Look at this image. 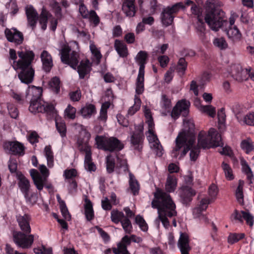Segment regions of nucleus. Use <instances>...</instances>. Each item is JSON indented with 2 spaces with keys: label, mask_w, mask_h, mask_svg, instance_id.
<instances>
[{
  "label": "nucleus",
  "mask_w": 254,
  "mask_h": 254,
  "mask_svg": "<svg viewBox=\"0 0 254 254\" xmlns=\"http://www.w3.org/2000/svg\"><path fill=\"white\" fill-rule=\"evenodd\" d=\"M177 186V179L174 175L168 176L165 185L166 191L156 188L153 193L154 198L151 202V206L157 209L158 217L155 220V224L159 228L161 222L164 227L168 229L170 226L168 217H172L177 215L176 204L169 193L173 192Z\"/></svg>",
  "instance_id": "1"
},
{
  "label": "nucleus",
  "mask_w": 254,
  "mask_h": 254,
  "mask_svg": "<svg viewBox=\"0 0 254 254\" xmlns=\"http://www.w3.org/2000/svg\"><path fill=\"white\" fill-rule=\"evenodd\" d=\"M205 22L210 28L215 31L222 28L226 31L229 39L234 41L241 39L242 34L236 26L234 25L236 19L239 15L234 12L231 13L229 22L224 19V12L215 6L213 1H207L206 4Z\"/></svg>",
  "instance_id": "2"
},
{
  "label": "nucleus",
  "mask_w": 254,
  "mask_h": 254,
  "mask_svg": "<svg viewBox=\"0 0 254 254\" xmlns=\"http://www.w3.org/2000/svg\"><path fill=\"white\" fill-rule=\"evenodd\" d=\"M9 62L13 68L18 72L20 81L29 84L32 82L34 76V70L32 67L35 54L32 51L25 49L18 51L10 49L9 52Z\"/></svg>",
  "instance_id": "3"
},
{
  "label": "nucleus",
  "mask_w": 254,
  "mask_h": 254,
  "mask_svg": "<svg viewBox=\"0 0 254 254\" xmlns=\"http://www.w3.org/2000/svg\"><path fill=\"white\" fill-rule=\"evenodd\" d=\"M184 128L180 132L176 139V146L172 151V156L177 158L180 154V158L186 155L190 145L195 142L194 133V124L191 119L184 120Z\"/></svg>",
  "instance_id": "4"
},
{
  "label": "nucleus",
  "mask_w": 254,
  "mask_h": 254,
  "mask_svg": "<svg viewBox=\"0 0 254 254\" xmlns=\"http://www.w3.org/2000/svg\"><path fill=\"white\" fill-rule=\"evenodd\" d=\"M61 59L62 62L68 64L73 69H76L79 74V78L83 79L89 74L92 68V63L88 59L82 60L77 66L79 62V54L74 51H71L68 46H64L61 50Z\"/></svg>",
  "instance_id": "5"
},
{
  "label": "nucleus",
  "mask_w": 254,
  "mask_h": 254,
  "mask_svg": "<svg viewBox=\"0 0 254 254\" xmlns=\"http://www.w3.org/2000/svg\"><path fill=\"white\" fill-rule=\"evenodd\" d=\"M222 145L221 135L213 128H210L208 133L201 130L198 135L197 146L200 148H210Z\"/></svg>",
  "instance_id": "6"
},
{
  "label": "nucleus",
  "mask_w": 254,
  "mask_h": 254,
  "mask_svg": "<svg viewBox=\"0 0 254 254\" xmlns=\"http://www.w3.org/2000/svg\"><path fill=\"white\" fill-rule=\"evenodd\" d=\"M95 142L98 149L109 152L121 150L124 146L120 140L113 136L97 135Z\"/></svg>",
  "instance_id": "7"
},
{
  "label": "nucleus",
  "mask_w": 254,
  "mask_h": 254,
  "mask_svg": "<svg viewBox=\"0 0 254 254\" xmlns=\"http://www.w3.org/2000/svg\"><path fill=\"white\" fill-rule=\"evenodd\" d=\"M146 123L148 126V131L146 133L147 138L150 146L157 156L161 157L163 154V149L155 132L153 119L146 120Z\"/></svg>",
  "instance_id": "8"
},
{
  "label": "nucleus",
  "mask_w": 254,
  "mask_h": 254,
  "mask_svg": "<svg viewBox=\"0 0 254 254\" xmlns=\"http://www.w3.org/2000/svg\"><path fill=\"white\" fill-rule=\"evenodd\" d=\"M130 142L134 149L140 151L142 148L144 138L143 134V123L135 125L133 127H129Z\"/></svg>",
  "instance_id": "9"
},
{
  "label": "nucleus",
  "mask_w": 254,
  "mask_h": 254,
  "mask_svg": "<svg viewBox=\"0 0 254 254\" xmlns=\"http://www.w3.org/2000/svg\"><path fill=\"white\" fill-rule=\"evenodd\" d=\"M39 172L34 169L30 171V176L37 189L41 191L44 188L45 181H47L50 175V171L45 165H40Z\"/></svg>",
  "instance_id": "10"
},
{
  "label": "nucleus",
  "mask_w": 254,
  "mask_h": 254,
  "mask_svg": "<svg viewBox=\"0 0 254 254\" xmlns=\"http://www.w3.org/2000/svg\"><path fill=\"white\" fill-rule=\"evenodd\" d=\"M55 108L53 104L44 101L41 98L31 99L29 110L32 113H38L51 114Z\"/></svg>",
  "instance_id": "11"
},
{
  "label": "nucleus",
  "mask_w": 254,
  "mask_h": 254,
  "mask_svg": "<svg viewBox=\"0 0 254 254\" xmlns=\"http://www.w3.org/2000/svg\"><path fill=\"white\" fill-rule=\"evenodd\" d=\"M21 232H15L13 234V240L16 246L23 249H27L32 246L34 237L33 235H27Z\"/></svg>",
  "instance_id": "12"
},
{
  "label": "nucleus",
  "mask_w": 254,
  "mask_h": 254,
  "mask_svg": "<svg viewBox=\"0 0 254 254\" xmlns=\"http://www.w3.org/2000/svg\"><path fill=\"white\" fill-rule=\"evenodd\" d=\"M182 7H183V4L179 2L171 7H168L164 9L161 14V21L163 24L165 26L171 25L173 21L174 14Z\"/></svg>",
  "instance_id": "13"
},
{
  "label": "nucleus",
  "mask_w": 254,
  "mask_h": 254,
  "mask_svg": "<svg viewBox=\"0 0 254 254\" xmlns=\"http://www.w3.org/2000/svg\"><path fill=\"white\" fill-rule=\"evenodd\" d=\"M190 105V102L186 100L178 101L172 111L171 114L172 118L176 120L179 117L181 113L184 116H186L188 113Z\"/></svg>",
  "instance_id": "14"
},
{
  "label": "nucleus",
  "mask_w": 254,
  "mask_h": 254,
  "mask_svg": "<svg viewBox=\"0 0 254 254\" xmlns=\"http://www.w3.org/2000/svg\"><path fill=\"white\" fill-rule=\"evenodd\" d=\"M4 34L7 41L15 45H19L23 42V34L16 28H6Z\"/></svg>",
  "instance_id": "15"
},
{
  "label": "nucleus",
  "mask_w": 254,
  "mask_h": 254,
  "mask_svg": "<svg viewBox=\"0 0 254 254\" xmlns=\"http://www.w3.org/2000/svg\"><path fill=\"white\" fill-rule=\"evenodd\" d=\"M231 74L236 80L242 82L249 78L250 69H242L239 65L234 64L231 67Z\"/></svg>",
  "instance_id": "16"
},
{
  "label": "nucleus",
  "mask_w": 254,
  "mask_h": 254,
  "mask_svg": "<svg viewBox=\"0 0 254 254\" xmlns=\"http://www.w3.org/2000/svg\"><path fill=\"white\" fill-rule=\"evenodd\" d=\"M3 147L4 149L8 150L13 154L22 156L24 154V145L18 141L5 142Z\"/></svg>",
  "instance_id": "17"
},
{
  "label": "nucleus",
  "mask_w": 254,
  "mask_h": 254,
  "mask_svg": "<svg viewBox=\"0 0 254 254\" xmlns=\"http://www.w3.org/2000/svg\"><path fill=\"white\" fill-rule=\"evenodd\" d=\"M179 192L181 201L184 204H188L190 202L192 197L196 194L195 190L187 186L182 187L179 189Z\"/></svg>",
  "instance_id": "18"
},
{
  "label": "nucleus",
  "mask_w": 254,
  "mask_h": 254,
  "mask_svg": "<svg viewBox=\"0 0 254 254\" xmlns=\"http://www.w3.org/2000/svg\"><path fill=\"white\" fill-rule=\"evenodd\" d=\"M83 133L84 135V139L83 140L80 138H78L77 140L78 149L81 152H85V155L91 156V147L88 143V141L90 139L91 135L90 133L86 130L83 131Z\"/></svg>",
  "instance_id": "19"
},
{
  "label": "nucleus",
  "mask_w": 254,
  "mask_h": 254,
  "mask_svg": "<svg viewBox=\"0 0 254 254\" xmlns=\"http://www.w3.org/2000/svg\"><path fill=\"white\" fill-rule=\"evenodd\" d=\"M178 247L181 254H189L191 247L189 245V237L187 234L181 233L178 243Z\"/></svg>",
  "instance_id": "20"
},
{
  "label": "nucleus",
  "mask_w": 254,
  "mask_h": 254,
  "mask_svg": "<svg viewBox=\"0 0 254 254\" xmlns=\"http://www.w3.org/2000/svg\"><path fill=\"white\" fill-rule=\"evenodd\" d=\"M130 244V240H129V237L126 235L118 244L117 247L113 248V252L115 254H130L127 250V247Z\"/></svg>",
  "instance_id": "21"
},
{
  "label": "nucleus",
  "mask_w": 254,
  "mask_h": 254,
  "mask_svg": "<svg viewBox=\"0 0 254 254\" xmlns=\"http://www.w3.org/2000/svg\"><path fill=\"white\" fill-rule=\"evenodd\" d=\"M30 219V216L27 214H24V215H19L16 216V220L18 225L21 231L25 233H30L31 232Z\"/></svg>",
  "instance_id": "22"
},
{
  "label": "nucleus",
  "mask_w": 254,
  "mask_h": 254,
  "mask_svg": "<svg viewBox=\"0 0 254 254\" xmlns=\"http://www.w3.org/2000/svg\"><path fill=\"white\" fill-rule=\"evenodd\" d=\"M40 58L43 69L46 72H49L53 65L51 54L48 51L44 50L41 54Z\"/></svg>",
  "instance_id": "23"
},
{
  "label": "nucleus",
  "mask_w": 254,
  "mask_h": 254,
  "mask_svg": "<svg viewBox=\"0 0 254 254\" xmlns=\"http://www.w3.org/2000/svg\"><path fill=\"white\" fill-rule=\"evenodd\" d=\"M17 178L18 187L22 193L29 191L31 187L30 181L21 173H17Z\"/></svg>",
  "instance_id": "24"
},
{
  "label": "nucleus",
  "mask_w": 254,
  "mask_h": 254,
  "mask_svg": "<svg viewBox=\"0 0 254 254\" xmlns=\"http://www.w3.org/2000/svg\"><path fill=\"white\" fill-rule=\"evenodd\" d=\"M25 9L28 24L34 29L38 18L37 12L31 5L26 6Z\"/></svg>",
  "instance_id": "25"
},
{
  "label": "nucleus",
  "mask_w": 254,
  "mask_h": 254,
  "mask_svg": "<svg viewBox=\"0 0 254 254\" xmlns=\"http://www.w3.org/2000/svg\"><path fill=\"white\" fill-rule=\"evenodd\" d=\"M191 10L193 14L197 16L198 22L197 24V29L200 31V34L203 36L205 31V24L200 16L202 12L201 8L196 5H193L191 8Z\"/></svg>",
  "instance_id": "26"
},
{
  "label": "nucleus",
  "mask_w": 254,
  "mask_h": 254,
  "mask_svg": "<svg viewBox=\"0 0 254 254\" xmlns=\"http://www.w3.org/2000/svg\"><path fill=\"white\" fill-rule=\"evenodd\" d=\"M114 48L120 57H127L128 55V50L126 44L122 41L116 40L114 43Z\"/></svg>",
  "instance_id": "27"
},
{
  "label": "nucleus",
  "mask_w": 254,
  "mask_h": 254,
  "mask_svg": "<svg viewBox=\"0 0 254 254\" xmlns=\"http://www.w3.org/2000/svg\"><path fill=\"white\" fill-rule=\"evenodd\" d=\"M134 1H124L122 5L124 12L128 16H133L136 12Z\"/></svg>",
  "instance_id": "28"
},
{
  "label": "nucleus",
  "mask_w": 254,
  "mask_h": 254,
  "mask_svg": "<svg viewBox=\"0 0 254 254\" xmlns=\"http://www.w3.org/2000/svg\"><path fill=\"white\" fill-rule=\"evenodd\" d=\"M89 49L92 54L93 60L95 61L97 64H99L102 58L100 48H98L93 42L90 41Z\"/></svg>",
  "instance_id": "29"
},
{
  "label": "nucleus",
  "mask_w": 254,
  "mask_h": 254,
  "mask_svg": "<svg viewBox=\"0 0 254 254\" xmlns=\"http://www.w3.org/2000/svg\"><path fill=\"white\" fill-rule=\"evenodd\" d=\"M42 93V89L41 87L35 86H29L26 91V97H31V99L41 98Z\"/></svg>",
  "instance_id": "30"
},
{
  "label": "nucleus",
  "mask_w": 254,
  "mask_h": 254,
  "mask_svg": "<svg viewBox=\"0 0 254 254\" xmlns=\"http://www.w3.org/2000/svg\"><path fill=\"white\" fill-rule=\"evenodd\" d=\"M44 154L47 159V163L49 168H53L54 166V153L51 145H47L44 149Z\"/></svg>",
  "instance_id": "31"
},
{
  "label": "nucleus",
  "mask_w": 254,
  "mask_h": 254,
  "mask_svg": "<svg viewBox=\"0 0 254 254\" xmlns=\"http://www.w3.org/2000/svg\"><path fill=\"white\" fill-rule=\"evenodd\" d=\"M84 210L86 219L88 221L92 220L94 217L93 205L91 201L87 198L85 199Z\"/></svg>",
  "instance_id": "32"
},
{
  "label": "nucleus",
  "mask_w": 254,
  "mask_h": 254,
  "mask_svg": "<svg viewBox=\"0 0 254 254\" xmlns=\"http://www.w3.org/2000/svg\"><path fill=\"white\" fill-rule=\"evenodd\" d=\"M96 112L95 106L91 104H86L80 110L81 114L84 118H90Z\"/></svg>",
  "instance_id": "33"
},
{
  "label": "nucleus",
  "mask_w": 254,
  "mask_h": 254,
  "mask_svg": "<svg viewBox=\"0 0 254 254\" xmlns=\"http://www.w3.org/2000/svg\"><path fill=\"white\" fill-rule=\"evenodd\" d=\"M129 189L133 195L138 194L139 190V185L134 176L129 172Z\"/></svg>",
  "instance_id": "34"
},
{
  "label": "nucleus",
  "mask_w": 254,
  "mask_h": 254,
  "mask_svg": "<svg viewBox=\"0 0 254 254\" xmlns=\"http://www.w3.org/2000/svg\"><path fill=\"white\" fill-rule=\"evenodd\" d=\"M197 108L201 113L206 114L211 118H214L215 116L216 109L212 105H199Z\"/></svg>",
  "instance_id": "35"
},
{
  "label": "nucleus",
  "mask_w": 254,
  "mask_h": 254,
  "mask_svg": "<svg viewBox=\"0 0 254 254\" xmlns=\"http://www.w3.org/2000/svg\"><path fill=\"white\" fill-rule=\"evenodd\" d=\"M110 106V103L106 102L102 104L100 111L98 120L101 122L105 123L108 118L107 111Z\"/></svg>",
  "instance_id": "36"
},
{
  "label": "nucleus",
  "mask_w": 254,
  "mask_h": 254,
  "mask_svg": "<svg viewBox=\"0 0 254 254\" xmlns=\"http://www.w3.org/2000/svg\"><path fill=\"white\" fill-rule=\"evenodd\" d=\"M241 163L242 167V170L247 175V179L249 181L250 183H253L254 175L250 166L245 160H242Z\"/></svg>",
  "instance_id": "37"
},
{
  "label": "nucleus",
  "mask_w": 254,
  "mask_h": 254,
  "mask_svg": "<svg viewBox=\"0 0 254 254\" xmlns=\"http://www.w3.org/2000/svg\"><path fill=\"white\" fill-rule=\"evenodd\" d=\"M144 78L137 77L135 83V94L134 97H139L144 91Z\"/></svg>",
  "instance_id": "38"
},
{
  "label": "nucleus",
  "mask_w": 254,
  "mask_h": 254,
  "mask_svg": "<svg viewBox=\"0 0 254 254\" xmlns=\"http://www.w3.org/2000/svg\"><path fill=\"white\" fill-rule=\"evenodd\" d=\"M141 104V101L140 97H137L136 96L134 98V104L130 107L127 112V115L129 116L133 115L136 112H137L140 108Z\"/></svg>",
  "instance_id": "39"
},
{
  "label": "nucleus",
  "mask_w": 254,
  "mask_h": 254,
  "mask_svg": "<svg viewBox=\"0 0 254 254\" xmlns=\"http://www.w3.org/2000/svg\"><path fill=\"white\" fill-rule=\"evenodd\" d=\"M160 104L162 109L169 110L172 107L171 99L165 94H162Z\"/></svg>",
  "instance_id": "40"
},
{
  "label": "nucleus",
  "mask_w": 254,
  "mask_h": 254,
  "mask_svg": "<svg viewBox=\"0 0 254 254\" xmlns=\"http://www.w3.org/2000/svg\"><path fill=\"white\" fill-rule=\"evenodd\" d=\"M50 14L45 9H43L39 17V23L41 25L42 29L45 30L47 28V23Z\"/></svg>",
  "instance_id": "41"
},
{
  "label": "nucleus",
  "mask_w": 254,
  "mask_h": 254,
  "mask_svg": "<svg viewBox=\"0 0 254 254\" xmlns=\"http://www.w3.org/2000/svg\"><path fill=\"white\" fill-rule=\"evenodd\" d=\"M124 218V214L121 211L114 209L111 212V220L116 224H118L119 222H121L122 220Z\"/></svg>",
  "instance_id": "42"
},
{
  "label": "nucleus",
  "mask_w": 254,
  "mask_h": 254,
  "mask_svg": "<svg viewBox=\"0 0 254 254\" xmlns=\"http://www.w3.org/2000/svg\"><path fill=\"white\" fill-rule=\"evenodd\" d=\"M56 125L58 131L62 137L66 136V125L63 121L61 119H57L56 120Z\"/></svg>",
  "instance_id": "43"
},
{
  "label": "nucleus",
  "mask_w": 254,
  "mask_h": 254,
  "mask_svg": "<svg viewBox=\"0 0 254 254\" xmlns=\"http://www.w3.org/2000/svg\"><path fill=\"white\" fill-rule=\"evenodd\" d=\"M50 88L55 93H58L60 90V80L57 77L51 79L49 83Z\"/></svg>",
  "instance_id": "44"
},
{
  "label": "nucleus",
  "mask_w": 254,
  "mask_h": 254,
  "mask_svg": "<svg viewBox=\"0 0 254 254\" xmlns=\"http://www.w3.org/2000/svg\"><path fill=\"white\" fill-rule=\"evenodd\" d=\"M241 147L247 154L254 149V146L250 139L243 140L241 143Z\"/></svg>",
  "instance_id": "45"
},
{
  "label": "nucleus",
  "mask_w": 254,
  "mask_h": 254,
  "mask_svg": "<svg viewBox=\"0 0 254 254\" xmlns=\"http://www.w3.org/2000/svg\"><path fill=\"white\" fill-rule=\"evenodd\" d=\"M106 169L109 173H111L114 171L115 161L114 156L109 155L106 158Z\"/></svg>",
  "instance_id": "46"
},
{
  "label": "nucleus",
  "mask_w": 254,
  "mask_h": 254,
  "mask_svg": "<svg viewBox=\"0 0 254 254\" xmlns=\"http://www.w3.org/2000/svg\"><path fill=\"white\" fill-rule=\"evenodd\" d=\"M240 124L254 126V112H250L246 115L242 120L239 121Z\"/></svg>",
  "instance_id": "47"
},
{
  "label": "nucleus",
  "mask_w": 254,
  "mask_h": 254,
  "mask_svg": "<svg viewBox=\"0 0 254 254\" xmlns=\"http://www.w3.org/2000/svg\"><path fill=\"white\" fill-rule=\"evenodd\" d=\"M84 167L86 170L89 172H94L96 167L94 163L92 161L91 156L85 155L84 159Z\"/></svg>",
  "instance_id": "48"
},
{
  "label": "nucleus",
  "mask_w": 254,
  "mask_h": 254,
  "mask_svg": "<svg viewBox=\"0 0 254 254\" xmlns=\"http://www.w3.org/2000/svg\"><path fill=\"white\" fill-rule=\"evenodd\" d=\"M221 167L224 172L226 178L228 180H232L234 179L232 170L229 164L223 162L222 163Z\"/></svg>",
  "instance_id": "49"
},
{
  "label": "nucleus",
  "mask_w": 254,
  "mask_h": 254,
  "mask_svg": "<svg viewBox=\"0 0 254 254\" xmlns=\"http://www.w3.org/2000/svg\"><path fill=\"white\" fill-rule=\"evenodd\" d=\"M244 233H230L228 237V243L233 244L245 237Z\"/></svg>",
  "instance_id": "50"
},
{
  "label": "nucleus",
  "mask_w": 254,
  "mask_h": 254,
  "mask_svg": "<svg viewBox=\"0 0 254 254\" xmlns=\"http://www.w3.org/2000/svg\"><path fill=\"white\" fill-rule=\"evenodd\" d=\"M213 45L220 50H225L228 47V44L223 38H216L213 41Z\"/></svg>",
  "instance_id": "51"
},
{
  "label": "nucleus",
  "mask_w": 254,
  "mask_h": 254,
  "mask_svg": "<svg viewBox=\"0 0 254 254\" xmlns=\"http://www.w3.org/2000/svg\"><path fill=\"white\" fill-rule=\"evenodd\" d=\"M135 221L142 231L146 232L148 230V227L147 224L142 216L140 215H136L135 218Z\"/></svg>",
  "instance_id": "52"
},
{
  "label": "nucleus",
  "mask_w": 254,
  "mask_h": 254,
  "mask_svg": "<svg viewBox=\"0 0 254 254\" xmlns=\"http://www.w3.org/2000/svg\"><path fill=\"white\" fill-rule=\"evenodd\" d=\"M26 201L31 204L35 203L38 200L37 194L34 192H30V190L23 194Z\"/></svg>",
  "instance_id": "53"
},
{
  "label": "nucleus",
  "mask_w": 254,
  "mask_h": 254,
  "mask_svg": "<svg viewBox=\"0 0 254 254\" xmlns=\"http://www.w3.org/2000/svg\"><path fill=\"white\" fill-rule=\"evenodd\" d=\"M194 142L190 146L189 149L188 150H190V158L191 161H195L199 154L200 148L198 147L197 145L196 146H193ZM189 151H188V152Z\"/></svg>",
  "instance_id": "54"
},
{
  "label": "nucleus",
  "mask_w": 254,
  "mask_h": 254,
  "mask_svg": "<svg viewBox=\"0 0 254 254\" xmlns=\"http://www.w3.org/2000/svg\"><path fill=\"white\" fill-rule=\"evenodd\" d=\"M123 228L127 234H130L132 232V226L130 221L128 218H125L121 222Z\"/></svg>",
  "instance_id": "55"
},
{
  "label": "nucleus",
  "mask_w": 254,
  "mask_h": 254,
  "mask_svg": "<svg viewBox=\"0 0 254 254\" xmlns=\"http://www.w3.org/2000/svg\"><path fill=\"white\" fill-rule=\"evenodd\" d=\"M76 112V109L70 105H68L64 110V116L68 119L73 120L75 118Z\"/></svg>",
  "instance_id": "56"
},
{
  "label": "nucleus",
  "mask_w": 254,
  "mask_h": 254,
  "mask_svg": "<svg viewBox=\"0 0 254 254\" xmlns=\"http://www.w3.org/2000/svg\"><path fill=\"white\" fill-rule=\"evenodd\" d=\"M187 66V64L185 59L184 58L180 59L177 66L178 72H179L181 75H184L186 70Z\"/></svg>",
  "instance_id": "57"
},
{
  "label": "nucleus",
  "mask_w": 254,
  "mask_h": 254,
  "mask_svg": "<svg viewBox=\"0 0 254 254\" xmlns=\"http://www.w3.org/2000/svg\"><path fill=\"white\" fill-rule=\"evenodd\" d=\"M218 192L217 187L214 184H211L208 188V194L212 202L214 201L216 198Z\"/></svg>",
  "instance_id": "58"
},
{
  "label": "nucleus",
  "mask_w": 254,
  "mask_h": 254,
  "mask_svg": "<svg viewBox=\"0 0 254 254\" xmlns=\"http://www.w3.org/2000/svg\"><path fill=\"white\" fill-rule=\"evenodd\" d=\"M243 184L241 181L239 182L238 187L236 191V196L239 202L241 203L243 202Z\"/></svg>",
  "instance_id": "59"
},
{
  "label": "nucleus",
  "mask_w": 254,
  "mask_h": 254,
  "mask_svg": "<svg viewBox=\"0 0 254 254\" xmlns=\"http://www.w3.org/2000/svg\"><path fill=\"white\" fill-rule=\"evenodd\" d=\"M77 175V171L75 169H66L64 172V177L65 179H72Z\"/></svg>",
  "instance_id": "60"
},
{
  "label": "nucleus",
  "mask_w": 254,
  "mask_h": 254,
  "mask_svg": "<svg viewBox=\"0 0 254 254\" xmlns=\"http://www.w3.org/2000/svg\"><path fill=\"white\" fill-rule=\"evenodd\" d=\"M243 213V219H245L246 223L251 227H252L254 222V217L248 211H245Z\"/></svg>",
  "instance_id": "61"
},
{
  "label": "nucleus",
  "mask_w": 254,
  "mask_h": 254,
  "mask_svg": "<svg viewBox=\"0 0 254 254\" xmlns=\"http://www.w3.org/2000/svg\"><path fill=\"white\" fill-rule=\"evenodd\" d=\"M147 53L145 51H141L137 55L135 59L137 63H146Z\"/></svg>",
  "instance_id": "62"
},
{
  "label": "nucleus",
  "mask_w": 254,
  "mask_h": 254,
  "mask_svg": "<svg viewBox=\"0 0 254 254\" xmlns=\"http://www.w3.org/2000/svg\"><path fill=\"white\" fill-rule=\"evenodd\" d=\"M86 19H89L91 22H92L95 26L98 25L100 22L99 16L94 10H90V13L88 17Z\"/></svg>",
  "instance_id": "63"
},
{
  "label": "nucleus",
  "mask_w": 254,
  "mask_h": 254,
  "mask_svg": "<svg viewBox=\"0 0 254 254\" xmlns=\"http://www.w3.org/2000/svg\"><path fill=\"white\" fill-rule=\"evenodd\" d=\"M60 209L62 215L64 218L67 220H69L70 219L71 216L65 203H64L63 202L62 206H60Z\"/></svg>",
  "instance_id": "64"
}]
</instances>
